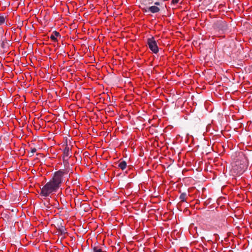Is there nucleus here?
<instances>
[{
	"mask_svg": "<svg viewBox=\"0 0 252 252\" xmlns=\"http://www.w3.org/2000/svg\"><path fill=\"white\" fill-rule=\"evenodd\" d=\"M6 17L4 16H0V25L3 24L5 22Z\"/></svg>",
	"mask_w": 252,
	"mask_h": 252,
	"instance_id": "obj_11",
	"label": "nucleus"
},
{
	"mask_svg": "<svg viewBox=\"0 0 252 252\" xmlns=\"http://www.w3.org/2000/svg\"><path fill=\"white\" fill-rule=\"evenodd\" d=\"M171 3H173V0H171Z\"/></svg>",
	"mask_w": 252,
	"mask_h": 252,
	"instance_id": "obj_21",
	"label": "nucleus"
},
{
	"mask_svg": "<svg viewBox=\"0 0 252 252\" xmlns=\"http://www.w3.org/2000/svg\"><path fill=\"white\" fill-rule=\"evenodd\" d=\"M64 173V172L62 170L55 172L52 180L41 189L40 195L47 197L50 194L56 192L61 186Z\"/></svg>",
	"mask_w": 252,
	"mask_h": 252,
	"instance_id": "obj_1",
	"label": "nucleus"
},
{
	"mask_svg": "<svg viewBox=\"0 0 252 252\" xmlns=\"http://www.w3.org/2000/svg\"><path fill=\"white\" fill-rule=\"evenodd\" d=\"M42 207L46 210L50 209L51 206L50 204L49 200L43 203V207Z\"/></svg>",
	"mask_w": 252,
	"mask_h": 252,
	"instance_id": "obj_8",
	"label": "nucleus"
},
{
	"mask_svg": "<svg viewBox=\"0 0 252 252\" xmlns=\"http://www.w3.org/2000/svg\"><path fill=\"white\" fill-rule=\"evenodd\" d=\"M94 252H102V250L98 246H94L93 248Z\"/></svg>",
	"mask_w": 252,
	"mask_h": 252,
	"instance_id": "obj_10",
	"label": "nucleus"
},
{
	"mask_svg": "<svg viewBox=\"0 0 252 252\" xmlns=\"http://www.w3.org/2000/svg\"><path fill=\"white\" fill-rule=\"evenodd\" d=\"M126 162L125 161H123L119 164V167L123 170L126 169Z\"/></svg>",
	"mask_w": 252,
	"mask_h": 252,
	"instance_id": "obj_9",
	"label": "nucleus"
},
{
	"mask_svg": "<svg viewBox=\"0 0 252 252\" xmlns=\"http://www.w3.org/2000/svg\"><path fill=\"white\" fill-rule=\"evenodd\" d=\"M177 235H180V232H178L177 233Z\"/></svg>",
	"mask_w": 252,
	"mask_h": 252,
	"instance_id": "obj_20",
	"label": "nucleus"
},
{
	"mask_svg": "<svg viewBox=\"0 0 252 252\" xmlns=\"http://www.w3.org/2000/svg\"><path fill=\"white\" fill-rule=\"evenodd\" d=\"M144 9L145 12H151L152 13H157L160 10L159 8L157 6H150Z\"/></svg>",
	"mask_w": 252,
	"mask_h": 252,
	"instance_id": "obj_4",
	"label": "nucleus"
},
{
	"mask_svg": "<svg viewBox=\"0 0 252 252\" xmlns=\"http://www.w3.org/2000/svg\"><path fill=\"white\" fill-rule=\"evenodd\" d=\"M29 156L31 157L34 154L32 153V152H31L30 153H29Z\"/></svg>",
	"mask_w": 252,
	"mask_h": 252,
	"instance_id": "obj_17",
	"label": "nucleus"
},
{
	"mask_svg": "<svg viewBox=\"0 0 252 252\" xmlns=\"http://www.w3.org/2000/svg\"><path fill=\"white\" fill-rule=\"evenodd\" d=\"M176 231V230H174V233Z\"/></svg>",
	"mask_w": 252,
	"mask_h": 252,
	"instance_id": "obj_22",
	"label": "nucleus"
},
{
	"mask_svg": "<svg viewBox=\"0 0 252 252\" xmlns=\"http://www.w3.org/2000/svg\"><path fill=\"white\" fill-rule=\"evenodd\" d=\"M147 43L149 45V47L151 51L154 53H157L158 51V48L157 44L156 41L154 39V37L148 38L147 40Z\"/></svg>",
	"mask_w": 252,
	"mask_h": 252,
	"instance_id": "obj_3",
	"label": "nucleus"
},
{
	"mask_svg": "<svg viewBox=\"0 0 252 252\" xmlns=\"http://www.w3.org/2000/svg\"><path fill=\"white\" fill-rule=\"evenodd\" d=\"M70 151H71V150L69 148V147H68L67 145H66L63 150V160H67V159H68L67 157L70 155Z\"/></svg>",
	"mask_w": 252,
	"mask_h": 252,
	"instance_id": "obj_6",
	"label": "nucleus"
},
{
	"mask_svg": "<svg viewBox=\"0 0 252 252\" xmlns=\"http://www.w3.org/2000/svg\"><path fill=\"white\" fill-rule=\"evenodd\" d=\"M58 36L61 37L60 34L59 32L55 31L53 32V34L50 36V38L53 41L56 42L57 41L56 37Z\"/></svg>",
	"mask_w": 252,
	"mask_h": 252,
	"instance_id": "obj_7",
	"label": "nucleus"
},
{
	"mask_svg": "<svg viewBox=\"0 0 252 252\" xmlns=\"http://www.w3.org/2000/svg\"><path fill=\"white\" fill-rule=\"evenodd\" d=\"M178 2H180V0H174V4L176 3H178Z\"/></svg>",
	"mask_w": 252,
	"mask_h": 252,
	"instance_id": "obj_16",
	"label": "nucleus"
},
{
	"mask_svg": "<svg viewBox=\"0 0 252 252\" xmlns=\"http://www.w3.org/2000/svg\"><path fill=\"white\" fill-rule=\"evenodd\" d=\"M186 194L182 193L180 195V198L181 201H184L185 200Z\"/></svg>",
	"mask_w": 252,
	"mask_h": 252,
	"instance_id": "obj_13",
	"label": "nucleus"
},
{
	"mask_svg": "<svg viewBox=\"0 0 252 252\" xmlns=\"http://www.w3.org/2000/svg\"><path fill=\"white\" fill-rule=\"evenodd\" d=\"M59 230L62 234L65 233V229L63 226H61V227L59 228Z\"/></svg>",
	"mask_w": 252,
	"mask_h": 252,
	"instance_id": "obj_14",
	"label": "nucleus"
},
{
	"mask_svg": "<svg viewBox=\"0 0 252 252\" xmlns=\"http://www.w3.org/2000/svg\"><path fill=\"white\" fill-rule=\"evenodd\" d=\"M167 172L168 173H169L170 172V174H172V168L171 164L168 165V166L167 167Z\"/></svg>",
	"mask_w": 252,
	"mask_h": 252,
	"instance_id": "obj_12",
	"label": "nucleus"
},
{
	"mask_svg": "<svg viewBox=\"0 0 252 252\" xmlns=\"http://www.w3.org/2000/svg\"><path fill=\"white\" fill-rule=\"evenodd\" d=\"M36 148H31V152H32V153L34 154L35 152H36Z\"/></svg>",
	"mask_w": 252,
	"mask_h": 252,
	"instance_id": "obj_15",
	"label": "nucleus"
},
{
	"mask_svg": "<svg viewBox=\"0 0 252 252\" xmlns=\"http://www.w3.org/2000/svg\"><path fill=\"white\" fill-rule=\"evenodd\" d=\"M176 33L177 34V35H178L179 34H180V32H176Z\"/></svg>",
	"mask_w": 252,
	"mask_h": 252,
	"instance_id": "obj_19",
	"label": "nucleus"
},
{
	"mask_svg": "<svg viewBox=\"0 0 252 252\" xmlns=\"http://www.w3.org/2000/svg\"><path fill=\"white\" fill-rule=\"evenodd\" d=\"M233 169L237 174L243 173L247 168V163L245 161L237 160L233 163Z\"/></svg>",
	"mask_w": 252,
	"mask_h": 252,
	"instance_id": "obj_2",
	"label": "nucleus"
},
{
	"mask_svg": "<svg viewBox=\"0 0 252 252\" xmlns=\"http://www.w3.org/2000/svg\"><path fill=\"white\" fill-rule=\"evenodd\" d=\"M155 4L158 5L159 4V2H155Z\"/></svg>",
	"mask_w": 252,
	"mask_h": 252,
	"instance_id": "obj_18",
	"label": "nucleus"
},
{
	"mask_svg": "<svg viewBox=\"0 0 252 252\" xmlns=\"http://www.w3.org/2000/svg\"><path fill=\"white\" fill-rule=\"evenodd\" d=\"M0 37L1 41V47L6 49L9 46V41H7L6 38L2 34H0Z\"/></svg>",
	"mask_w": 252,
	"mask_h": 252,
	"instance_id": "obj_5",
	"label": "nucleus"
}]
</instances>
